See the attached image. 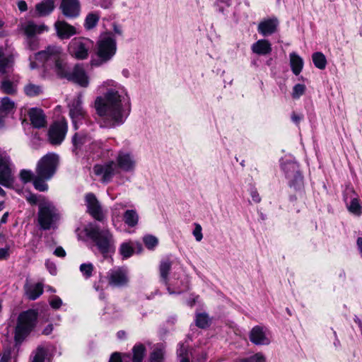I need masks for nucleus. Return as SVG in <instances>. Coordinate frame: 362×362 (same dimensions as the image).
<instances>
[{"mask_svg": "<svg viewBox=\"0 0 362 362\" xmlns=\"http://www.w3.org/2000/svg\"><path fill=\"white\" fill-rule=\"evenodd\" d=\"M145 347L143 344L136 345L133 348V361L141 362L144 356Z\"/></svg>", "mask_w": 362, "mask_h": 362, "instance_id": "39", "label": "nucleus"}, {"mask_svg": "<svg viewBox=\"0 0 362 362\" xmlns=\"http://www.w3.org/2000/svg\"><path fill=\"white\" fill-rule=\"evenodd\" d=\"M20 29L23 32L26 37H32L47 31L48 28L44 24L37 25L32 21H28L22 23L20 25Z\"/></svg>", "mask_w": 362, "mask_h": 362, "instance_id": "20", "label": "nucleus"}, {"mask_svg": "<svg viewBox=\"0 0 362 362\" xmlns=\"http://www.w3.org/2000/svg\"><path fill=\"white\" fill-rule=\"evenodd\" d=\"M139 214L134 209H128L124 213L123 221L129 228L135 227L139 223Z\"/></svg>", "mask_w": 362, "mask_h": 362, "instance_id": "29", "label": "nucleus"}, {"mask_svg": "<svg viewBox=\"0 0 362 362\" xmlns=\"http://www.w3.org/2000/svg\"><path fill=\"white\" fill-rule=\"evenodd\" d=\"M177 354L180 360L181 358H189L188 348L184 344H180L179 348L177 349Z\"/></svg>", "mask_w": 362, "mask_h": 362, "instance_id": "49", "label": "nucleus"}, {"mask_svg": "<svg viewBox=\"0 0 362 362\" xmlns=\"http://www.w3.org/2000/svg\"><path fill=\"white\" fill-rule=\"evenodd\" d=\"M119 252L124 259H127L134 254V249L130 242H125L120 245Z\"/></svg>", "mask_w": 362, "mask_h": 362, "instance_id": "34", "label": "nucleus"}, {"mask_svg": "<svg viewBox=\"0 0 362 362\" xmlns=\"http://www.w3.org/2000/svg\"><path fill=\"white\" fill-rule=\"evenodd\" d=\"M314 65L319 69H324L327 65V59L322 52H315L312 56Z\"/></svg>", "mask_w": 362, "mask_h": 362, "instance_id": "33", "label": "nucleus"}, {"mask_svg": "<svg viewBox=\"0 0 362 362\" xmlns=\"http://www.w3.org/2000/svg\"><path fill=\"white\" fill-rule=\"evenodd\" d=\"M126 205L122 203H116L111 209L112 211V221L115 224V222L117 221L120 217V211L124 209Z\"/></svg>", "mask_w": 362, "mask_h": 362, "instance_id": "42", "label": "nucleus"}, {"mask_svg": "<svg viewBox=\"0 0 362 362\" xmlns=\"http://www.w3.org/2000/svg\"><path fill=\"white\" fill-rule=\"evenodd\" d=\"M117 52V42L113 33H106L100 35L96 44L98 59H93L90 64L93 66H100L110 61Z\"/></svg>", "mask_w": 362, "mask_h": 362, "instance_id": "4", "label": "nucleus"}, {"mask_svg": "<svg viewBox=\"0 0 362 362\" xmlns=\"http://www.w3.org/2000/svg\"><path fill=\"white\" fill-rule=\"evenodd\" d=\"M107 280L112 287H122L129 281L128 270L124 267H115L107 273Z\"/></svg>", "mask_w": 362, "mask_h": 362, "instance_id": "16", "label": "nucleus"}, {"mask_svg": "<svg viewBox=\"0 0 362 362\" xmlns=\"http://www.w3.org/2000/svg\"><path fill=\"white\" fill-rule=\"evenodd\" d=\"M20 177L22 182L27 183L34 179V174L31 170H22L20 173Z\"/></svg>", "mask_w": 362, "mask_h": 362, "instance_id": "48", "label": "nucleus"}, {"mask_svg": "<svg viewBox=\"0 0 362 362\" xmlns=\"http://www.w3.org/2000/svg\"><path fill=\"white\" fill-rule=\"evenodd\" d=\"M1 89L4 93L7 94H13L16 91V86L9 81H2Z\"/></svg>", "mask_w": 362, "mask_h": 362, "instance_id": "47", "label": "nucleus"}, {"mask_svg": "<svg viewBox=\"0 0 362 362\" xmlns=\"http://www.w3.org/2000/svg\"><path fill=\"white\" fill-rule=\"evenodd\" d=\"M38 223L42 230L55 229L60 219L58 209L51 202L43 199L38 206Z\"/></svg>", "mask_w": 362, "mask_h": 362, "instance_id": "6", "label": "nucleus"}, {"mask_svg": "<svg viewBox=\"0 0 362 362\" xmlns=\"http://www.w3.org/2000/svg\"><path fill=\"white\" fill-rule=\"evenodd\" d=\"M105 89L103 95L96 97L94 107L100 117V126L113 129L122 125L131 112L130 98L126 88L108 79L100 86Z\"/></svg>", "mask_w": 362, "mask_h": 362, "instance_id": "1", "label": "nucleus"}, {"mask_svg": "<svg viewBox=\"0 0 362 362\" xmlns=\"http://www.w3.org/2000/svg\"><path fill=\"white\" fill-rule=\"evenodd\" d=\"M305 89L306 87L304 84L298 83L295 85L293 88V91L291 94L293 98L298 99L305 93Z\"/></svg>", "mask_w": 362, "mask_h": 362, "instance_id": "46", "label": "nucleus"}, {"mask_svg": "<svg viewBox=\"0 0 362 362\" xmlns=\"http://www.w3.org/2000/svg\"><path fill=\"white\" fill-rule=\"evenodd\" d=\"M102 147V142L100 141L93 140L88 143L87 149H100Z\"/></svg>", "mask_w": 362, "mask_h": 362, "instance_id": "54", "label": "nucleus"}, {"mask_svg": "<svg viewBox=\"0 0 362 362\" xmlns=\"http://www.w3.org/2000/svg\"><path fill=\"white\" fill-rule=\"evenodd\" d=\"M356 245H357L358 249L359 250L360 255L362 257V238H361V237L358 238V239L356 240Z\"/></svg>", "mask_w": 362, "mask_h": 362, "instance_id": "63", "label": "nucleus"}, {"mask_svg": "<svg viewBox=\"0 0 362 362\" xmlns=\"http://www.w3.org/2000/svg\"><path fill=\"white\" fill-rule=\"evenodd\" d=\"M49 304L53 309H59L62 305V300L59 296H54L49 301Z\"/></svg>", "mask_w": 362, "mask_h": 362, "instance_id": "52", "label": "nucleus"}, {"mask_svg": "<svg viewBox=\"0 0 362 362\" xmlns=\"http://www.w3.org/2000/svg\"><path fill=\"white\" fill-rule=\"evenodd\" d=\"M24 92L29 97L38 96L43 92V88L33 83H28L24 86Z\"/></svg>", "mask_w": 362, "mask_h": 362, "instance_id": "32", "label": "nucleus"}, {"mask_svg": "<svg viewBox=\"0 0 362 362\" xmlns=\"http://www.w3.org/2000/svg\"><path fill=\"white\" fill-rule=\"evenodd\" d=\"M93 45V42L88 38L75 37L69 42L68 49L72 57L83 60L88 58Z\"/></svg>", "mask_w": 362, "mask_h": 362, "instance_id": "9", "label": "nucleus"}, {"mask_svg": "<svg viewBox=\"0 0 362 362\" xmlns=\"http://www.w3.org/2000/svg\"><path fill=\"white\" fill-rule=\"evenodd\" d=\"M45 266H46L47 269H48L49 272L52 275L57 274V267L54 262H50L49 260H47L45 262Z\"/></svg>", "mask_w": 362, "mask_h": 362, "instance_id": "53", "label": "nucleus"}, {"mask_svg": "<svg viewBox=\"0 0 362 362\" xmlns=\"http://www.w3.org/2000/svg\"><path fill=\"white\" fill-rule=\"evenodd\" d=\"M347 208L350 213L356 216H360L362 214V206L356 197L351 199L350 204H347Z\"/></svg>", "mask_w": 362, "mask_h": 362, "instance_id": "36", "label": "nucleus"}, {"mask_svg": "<svg viewBox=\"0 0 362 362\" xmlns=\"http://www.w3.org/2000/svg\"><path fill=\"white\" fill-rule=\"evenodd\" d=\"M37 316V312L33 309L20 313L15 327L14 339L17 344H21L35 328Z\"/></svg>", "mask_w": 362, "mask_h": 362, "instance_id": "5", "label": "nucleus"}, {"mask_svg": "<svg viewBox=\"0 0 362 362\" xmlns=\"http://www.w3.org/2000/svg\"><path fill=\"white\" fill-rule=\"evenodd\" d=\"M235 362H266V360L262 354L257 353L247 357L238 358Z\"/></svg>", "mask_w": 362, "mask_h": 362, "instance_id": "38", "label": "nucleus"}, {"mask_svg": "<svg viewBox=\"0 0 362 362\" xmlns=\"http://www.w3.org/2000/svg\"><path fill=\"white\" fill-rule=\"evenodd\" d=\"M54 254L59 257H64L66 256V252L62 247H57L54 251Z\"/></svg>", "mask_w": 362, "mask_h": 362, "instance_id": "59", "label": "nucleus"}, {"mask_svg": "<svg viewBox=\"0 0 362 362\" xmlns=\"http://www.w3.org/2000/svg\"><path fill=\"white\" fill-rule=\"evenodd\" d=\"M35 59L42 64L45 70L54 72L60 78H65L83 88L89 85V77L81 64H76L69 71L66 54L59 46H48L35 54Z\"/></svg>", "mask_w": 362, "mask_h": 362, "instance_id": "2", "label": "nucleus"}, {"mask_svg": "<svg viewBox=\"0 0 362 362\" xmlns=\"http://www.w3.org/2000/svg\"><path fill=\"white\" fill-rule=\"evenodd\" d=\"M99 19L100 16L98 13H88L85 19L84 27L87 30L93 28L98 24Z\"/></svg>", "mask_w": 362, "mask_h": 362, "instance_id": "35", "label": "nucleus"}, {"mask_svg": "<svg viewBox=\"0 0 362 362\" xmlns=\"http://www.w3.org/2000/svg\"><path fill=\"white\" fill-rule=\"evenodd\" d=\"M13 63V58L10 55H6L2 47H0V74H4L6 69Z\"/></svg>", "mask_w": 362, "mask_h": 362, "instance_id": "31", "label": "nucleus"}, {"mask_svg": "<svg viewBox=\"0 0 362 362\" xmlns=\"http://www.w3.org/2000/svg\"><path fill=\"white\" fill-rule=\"evenodd\" d=\"M8 212H6L3 214L1 220H0V223H6L7 222V220H8Z\"/></svg>", "mask_w": 362, "mask_h": 362, "instance_id": "64", "label": "nucleus"}, {"mask_svg": "<svg viewBox=\"0 0 362 362\" xmlns=\"http://www.w3.org/2000/svg\"><path fill=\"white\" fill-rule=\"evenodd\" d=\"M84 231L104 256L115 251L114 237L109 229L100 228L96 223H89L85 227Z\"/></svg>", "mask_w": 362, "mask_h": 362, "instance_id": "3", "label": "nucleus"}, {"mask_svg": "<svg viewBox=\"0 0 362 362\" xmlns=\"http://www.w3.org/2000/svg\"><path fill=\"white\" fill-rule=\"evenodd\" d=\"M10 256L9 247L0 248V260L7 259Z\"/></svg>", "mask_w": 362, "mask_h": 362, "instance_id": "56", "label": "nucleus"}, {"mask_svg": "<svg viewBox=\"0 0 362 362\" xmlns=\"http://www.w3.org/2000/svg\"><path fill=\"white\" fill-rule=\"evenodd\" d=\"M86 204L88 213L97 221H104L105 215L102 209L101 205L96 197L93 193H88L85 197Z\"/></svg>", "mask_w": 362, "mask_h": 362, "instance_id": "17", "label": "nucleus"}, {"mask_svg": "<svg viewBox=\"0 0 362 362\" xmlns=\"http://www.w3.org/2000/svg\"><path fill=\"white\" fill-rule=\"evenodd\" d=\"M55 8V0H44L35 6L39 16L49 15Z\"/></svg>", "mask_w": 362, "mask_h": 362, "instance_id": "26", "label": "nucleus"}, {"mask_svg": "<svg viewBox=\"0 0 362 362\" xmlns=\"http://www.w3.org/2000/svg\"><path fill=\"white\" fill-rule=\"evenodd\" d=\"M279 21L276 18L262 21L257 27V30L262 36H268L276 32Z\"/></svg>", "mask_w": 362, "mask_h": 362, "instance_id": "21", "label": "nucleus"}, {"mask_svg": "<svg viewBox=\"0 0 362 362\" xmlns=\"http://www.w3.org/2000/svg\"><path fill=\"white\" fill-rule=\"evenodd\" d=\"M172 262L169 259L162 260L159 266L160 282L163 284L170 295L180 294L188 290L187 283H182V288L169 282L168 274L171 269Z\"/></svg>", "mask_w": 362, "mask_h": 362, "instance_id": "11", "label": "nucleus"}, {"mask_svg": "<svg viewBox=\"0 0 362 362\" xmlns=\"http://www.w3.org/2000/svg\"><path fill=\"white\" fill-rule=\"evenodd\" d=\"M195 323L199 328H206L209 325L210 320L206 313H199L196 316Z\"/></svg>", "mask_w": 362, "mask_h": 362, "instance_id": "40", "label": "nucleus"}, {"mask_svg": "<svg viewBox=\"0 0 362 362\" xmlns=\"http://www.w3.org/2000/svg\"><path fill=\"white\" fill-rule=\"evenodd\" d=\"M143 240L146 247L149 250L154 249L158 243L157 238L151 235L144 236Z\"/></svg>", "mask_w": 362, "mask_h": 362, "instance_id": "45", "label": "nucleus"}, {"mask_svg": "<svg viewBox=\"0 0 362 362\" xmlns=\"http://www.w3.org/2000/svg\"><path fill=\"white\" fill-rule=\"evenodd\" d=\"M290 64L293 73L298 76L303 69V60L296 52H292L290 54Z\"/></svg>", "mask_w": 362, "mask_h": 362, "instance_id": "28", "label": "nucleus"}, {"mask_svg": "<svg viewBox=\"0 0 362 362\" xmlns=\"http://www.w3.org/2000/svg\"><path fill=\"white\" fill-rule=\"evenodd\" d=\"M15 108V103L9 98L4 97L0 100V115H8Z\"/></svg>", "mask_w": 362, "mask_h": 362, "instance_id": "30", "label": "nucleus"}, {"mask_svg": "<svg viewBox=\"0 0 362 362\" xmlns=\"http://www.w3.org/2000/svg\"><path fill=\"white\" fill-rule=\"evenodd\" d=\"M251 49L258 55H267L272 52V45L267 40H259L253 43Z\"/></svg>", "mask_w": 362, "mask_h": 362, "instance_id": "25", "label": "nucleus"}, {"mask_svg": "<svg viewBox=\"0 0 362 362\" xmlns=\"http://www.w3.org/2000/svg\"><path fill=\"white\" fill-rule=\"evenodd\" d=\"M109 362H127V361L122 358L119 354L114 353L112 355Z\"/></svg>", "mask_w": 362, "mask_h": 362, "instance_id": "57", "label": "nucleus"}, {"mask_svg": "<svg viewBox=\"0 0 362 362\" xmlns=\"http://www.w3.org/2000/svg\"><path fill=\"white\" fill-rule=\"evenodd\" d=\"M82 95L78 94L69 104V116L75 129L78 128V124L86 119L87 114L82 106Z\"/></svg>", "mask_w": 362, "mask_h": 362, "instance_id": "14", "label": "nucleus"}, {"mask_svg": "<svg viewBox=\"0 0 362 362\" xmlns=\"http://www.w3.org/2000/svg\"><path fill=\"white\" fill-rule=\"evenodd\" d=\"M115 165L120 173H134L137 166V160L132 151L127 149H120L115 156Z\"/></svg>", "mask_w": 362, "mask_h": 362, "instance_id": "10", "label": "nucleus"}, {"mask_svg": "<svg viewBox=\"0 0 362 362\" xmlns=\"http://www.w3.org/2000/svg\"><path fill=\"white\" fill-rule=\"evenodd\" d=\"M59 8L66 18H76L81 11L80 1L79 0H62Z\"/></svg>", "mask_w": 362, "mask_h": 362, "instance_id": "19", "label": "nucleus"}, {"mask_svg": "<svg viewBox=\"0 0 362 362\" xmlns=\"http://www.w3.org/2000/svg\"><path fill=\"white\" fill-rule=\"evenodd\" d=\"M281 166L289 187L295 190H300L303 187V177L298 163L291 158H285L281 160Z\"/></svg>", "mask_w": 362, "mask_h": 362, "instance_id": "7", "label": "nucleus"}, {"mask_svg": "<svg viewBox=\"0 0 362 362\" xmlns=\"http://www.w3.org/2000/svg\"><path fill=\"white\" fill-rule=\"evenodd\" d=\"M79 270L82 276L88 279L93 276V273L95 270L93 264L90 262L83 263L79 267Z\"/></svg>", "mask_w": 362, "mask_h": 362, "instance_id": "37", "label": "nucleus"}, {"mask_svg": "<svg viewBox=\"0 0 362 362\" xmlns=\"http://www.w3.org/2000/svg\"><path fill=\"white\" fill-rule=\"evenodd\" d=\"M17 6H18V9L21 11V12H23V11H27L28 9V6H27V4L25 1L23 0H20L18 1L17 3Z\"/></svg>", "mask_w": 362, "mask_h": 362, "instance_id": "60", "label": "nucleus"}, {"mask_svg": "<svg viewBox=\"0 0 362 362\" xmlns=\"http://www.w3.org/2000/svg\"><path fill=\"white\" fill-rule=\"evenodd\" d=\"M192 234L197 242H200L203 238L202 228L199 223H194V228L192 231Z\"/></svg>", "mask_w": 362, "mask_h": 362, "instance_id": "50", "label": "nucleus"}, {"mask_svg": "<svg viewBox=\"0 0 362 362\" xmlns=\"http://www.w3.org/2000/svg\"><path fill=\"white\" fill-rule=\"evenodd\" d=\"M91 141V137L82 133H76L72 137V144L74 150L84 148L87 149L88 144Z\"/></svg>", "mask_w": 362, "mask_h": 362, "instance_id": "27", "label": "nucleus"}, {"mask_svg": "<svg viewBox=\"0 0 362 362\" xmlns=\"http://www.w3.org/2000/svg\"><path fill=\"white\" fill-rule=\"evenodd\" d=\"M303 115L297 114L296 112H293L291 115V120L293 123H295L296 125H298L300 122L303 119Z\"/></svg>", "mask_w": 362, "mask_h": 362, "instance_id": "58", "label": "nucleus"}, {"mask_svg": "<svg viewBox=\"0 0 362 362\" xmlns=\"http://www.w3.org/2000/svg\"><path fill=\"white\" fill-rule=\"evenodd\" d=\"M25 293L28 299L34 300L38 298L43 293L42 283L29 284L24 286Z\"/></svg>", "mask_w": 362, "mask_h": 362, "instance_id": "24", "label": "nucleus"}, {"mask_svg": "<svg viewBox=\"0 0 362 362\" xmlns=\"http://www.w3.org/2000/svg\"><path fill=\"white\" fill-rule=\"evenodd\" d=\"M58 164L59 156L57 154L53 153L46 154L37 164V175L46 180L51 179L56 173Z\"/></svg>", "mask_w": 362, "mask_h": 362, "instance_id": "8", "label": "nucleus"}, {"mask_svg": "<svg viewBox=\"0 0 362 362\" xmlns=\"http://www.w3.org/2000/svg\"><path fill=\"white\" fill-rule=\"evenodd\" d=\"M164 351L160 347H156L150 355V362H162Z\"/></svg>", "mask_w": 362, "mask_h": 362, "instance_id": "43", "label": "nucleus"}, {"mask_svg": "<svg viewBox=\"0 0 362 362\" xmlns=\"http://www.w3.org/2000/svg\"><path fill=\"white\" fill-rule=\"evenodd\" d=\"M250 192L252 201L255 203H259L261 201V197L259 193L257 192V190L255 188H251Z\"/></svg>", "mask_w": 362, "mask_h": 362, "instance_id": "55", "label": "nucleus"}, {"mask_svg": "<svg viewBox=\"0 0 362 362\" xmlns=\"http://www.w3.org/2000/svg\"><path fill=\"white\" fill-rule=\"evenodd\" d=\"M26 47L30 50H35L38 48V40L35 37H26Z\"/></svg>", "mask_w": 362, "mask_h": 362, "instance_id": "51", "label": "nucleus"}, {"mask_svg": "<svg viewBox=\"0 0 362 362\" xmlns=\"http://www.w3.org/2000/svg\"><path fill=\"white\" fill-rule=\"evenodd\" d=\"M46 355V350L42 347H38L33 354V356L30 358V362H45Z\"/></svg>", "mask_w": 362, "mask_h": 362, "instance_id": "41", "label": "nucleus"}, {"mask_svg": "<svg viewBox=\"0 0 362 362\" xmlns=\"http://www.w3.org/2000/svg\"><path fill=\"white\" fill-rule=\"evenodd\" d=\"M93 172L102 183H109L114 176L119 173L115 163L112 160L96 164L93 168Z\"/></svg>", "mask_w": 362, "mask_h": 362, "instance_id": "12", "label": "nucleus"}, {"mask_svg": "<svg viewBox=\"0 0 362 362\" xmlns=\"http://www.w3.org/2000/svg\"><path fill=\"white\" fill-rule=\"evenodd\" d=\"M250 339L255 345H269L271 342V334L267 328L255 326L250 331Z\"/></svg>", "mask_w": 362, "mask_h": 362, "instance_id": "18", "label": "nucleus"}, {"mask_svg": "<svg viewBox=\"0 0 362 362\" xmlns=\"http://www.w3.org/2000/svg\"><path fill=\"white\" fill-rule=\"evenodd\" d=\"M54 27L61 39H68L76 33V28L65 21H57Z\"/></svg>", "mask_w": 362, "mask_h": 362, "instance_id": "23", "label": "nucleus"}, {"mask_svg": "<svg viewBox=\"0 0 362 362\" xmlns=\"http://www.w3.org/2000/svg\"><path fill=\"white\" fill-rule=\"evenodd\" d=\"M26 199L31 204H35L38 202V198L35 194H30Z\"/></svg>", "mask_w": 362, "mask_h": 362, "instance_id": "61", "label": "nucleus"}, {"mask_svg": "<svg viewBox=\"0 0 362 362\" xmlns=\"http://www.w3.org/2000/svg\"><path fill=\"white\" fill-rule=\"evenodd\" d=\"M53 330V325H48L42 331V333L45 335H49L52 333Z\"/></svg>", "mask_w": 362, "mask_h": 362, "instance_id": "62", "label": "nucleus"}, {"mask_svg": "<svg viewBox=\"0 0 362 362\" xmlns=\"http://www.w3.org/2000/svg\"><path fill=\"white\" fill-rule=\"evenodd\" d=\"M68 130V124L64 119L54 122L49 127L48 138L53 145H59L64 140Z\"/></svg>", "mask_w": 362, "mask_h": 362, "instance_id": "15", "label": "nucleus"}, {"mask_svg": "<svg viewBox=\"0 0 362 362\" xmlns=\"http://www.w3.org/2000/svg\"><path fill=\"white\" fill-rule=\"evenodd\" d=\"M11 167L9 156L0 151V184L6 187L12 186L14 181Z\"/></svg>", "mask_w": 362, "mask_h": 362, "instance_id": "13", "label": "nucleus"}, {"mask_svg": "<svg viewBox=\"0 0 362 362\" xmlns=\"http://www.w3.org/2000/svg\"><path fill=\"white\" fill-rule=\"evenodd\" d=\"M45 180H47L37 175V177L33 179V185L35 188L40 192L46 191L48 186L46 184Z\"/></svg>", "mask_w": 362, "mask_h": 362, "instance_id": "44", "label": "nucleus"}, {"mask_svg": "<svg viewBox=\"0 0 362 362\" xmlns=\"http://www.w3.org/2000/svg\"><path fill=\"white\" fill-rule=\"evenodd\" d=\"M28 116L34 127L40 129L45 127L47 124L46 117L41 109L31 108L28 111Z\"/></svg>", "mask_w": 362, "mask_h": 362, "instance_id": "22", "label": "nucleus"}]
</instances>
